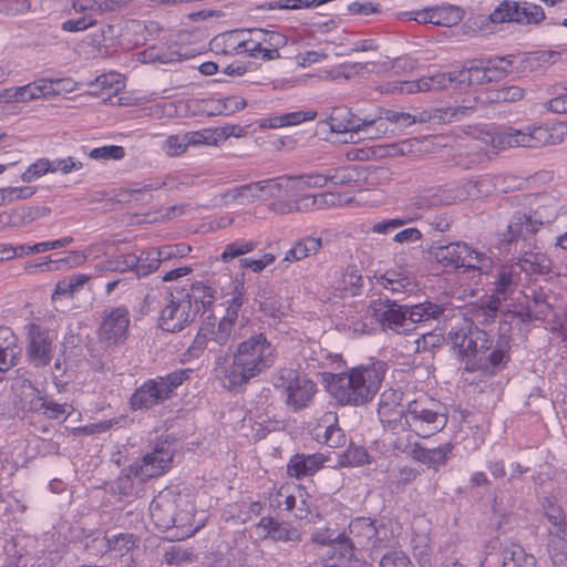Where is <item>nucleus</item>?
I'll list each match as a JSON object with an SVG mask.
<instances>
[{"mask_svg":"<svg viewBox=\"0 0 567 567\" xmlns=\"http://www.w3.org/2000/svg\"><path fill=\"white\" fill-rule=\"evenodd\" d=\"M449 341L457 354L465 360L466 371H482L494 374L496 370L505 367L509 360V344L507 340H498L493 346L488 333L471 322H461L447 333Z\"/></svg>","mask_w":567,"mask_h":567,"instance_id":"obj_1","label":"nucleus"},{"mask_svg":"<svg viewBox=\"0 0 567 567\" xmlns=\"http://www.w3.org/2000/svg\"><path fill=\"white\" fill-rule=\"evenodd\" d=\"M275 358V348L264 333L251 336L238 344L233 364L220 370L219 378L225 388L234 390L269 369Z\"/></svg>","mask_w":567,"mask_h":567,"instance_id":"obj_2","label":"nucleus"},{"mask_svg":"<svg viewBox=\"0 0 567 567\" xmlns=\"http://www.w3.org/2000/svg\"><path fill=\"white\" fill-rule=\"evenodd\" d=\"M444 307L432 301L415 305H399L389 298L372 300L370 311L372 318L382 330H391L398 334H406L417 328V323L440 319Z\"/></svg>","mask_w":567,"mask_h":567,"instance_id":"obj_3","label":"nucleus"},{"mask_svg":"<svg viewBox=\"0 0 567 567\" xmlns=\"http://www.w3.org/2000/svg\"><path fill=\"white\" fill-rule=\"evenodd\" d=\"M384 379L382 364L357 367L334 374L329 392L340 405L360 406L373 400Z\"/></svg>","mask_w":567,"mask_h":567,"instance_id":"obj_4","label":"nucleus"},{"mask_svg":"<svg viewBox=\"0 0 567 567\" xmlns=\"http://www.w3.org/2000/svg\"><path fill=\"white\" fill-rule=\"evenodd\" d=\"M401 419L411 432L421 437L441 432L449 420L446 406L426 394L409 401L401 410Z\"/></svg>","mask_w":567,"mask_h":567,"instance_id":"obj_5","label":"nucleus"},{"mask_svg":"<svg viewBox=\"0 0 567 567\" xmlns=\"http://www.w3.org/2000/svg\"><path fill=\"white\" fill-rule=\"evenodd\" d=\"M566 134L567 127L563 123L553 125L526 126L522 130L504 127L493 135L492 143L494 146L499 148H538L559 144L563 142Z\"/></svg>","mask_w":567,"mask_h":567,"instance_id":"obj_6","label":"nucleus"},{"mask_svg":"<svg viewBox=\"0 0 567 567\" xmlns=\"http://www.w3.org/2000/svg\"><path fill=\"white\" fill-rule=\"evenodd\" d=\"M192 369H179L165 377L145 381L130 398L132 410H148L168 400L174 390L189 379Z\"/></svg>","mask_w":567,"mask_h":567,"instance_id":"obj_7","label":"nucleus"},{"mask_svg":"<svg viewBox=\"0 0 567 567\" xmlns=\"http://www.w3.org/2000/svg\"><path fill=\"white\" fill-rule=\"evenodd\" d=\"M460 71L435 73L415 81L388 82L378 87L386 94H411L416 92H437L449 87H461Z\"/></svg>","mask_w":567,"mask_h":567,"instance_id":"obj_8","label":"nucleus"},{"mask_svg":"<svg viewBox=\"0 0 567 567\" xmlns=\"http://www.w3.org/2000/svg\"><path fill=\"white\" fill-rule=\"evenodd\" d=\"M545 18V11L540 6L514 0L501 1L488 17L494 24L516 23L519 25L539 24Z\"/></svg>","mask_w":567,"mask_h":567,"instance_id":"obj_9","label":"nucleus"},{"mask_svg":"<svg viewBox=\"0 0 567 567\" xmlns=\"http://www.w3.org/2000/svg\"><path fill=\"white\" fill-rule=\"evenodd\" d=\"M25 354L29 363L34 368L49 365L53 358L54 341L56 339L54 331L31 322L25 326Z\"/></svg>","mask_w":567,"mask_h":567,"instance_id":"obj_10","label":"nucleus"},{"mask_svg":"<svg viewBox=\"0 0 567 567\" xmlns=\"http://www.w3.org/2000/svg\"><path fill=\"white\" fill-rule=\"evenodd\" d=\"M276 386L285 390L287 394L286 402L295 411L307 408L317 392V385L313 381L290 368L280 370Z\"/></svg>","mask_w":567,"mask_h":567,"instance_id":"obj_11","label":"nucleus"},{"mask_svg":"<svg viewBox=\"0 0 567 567\" xmlns=\"http://www.w3.org/2000/svg\"><path fill=\"white\" fill-rule=\"evenodd\" d=\"M173 462V452L166 443L156 444L152 452L146 453L141 462H135L130 466V474L125 478H120V483H126L130 475L146 481L163 475L168 471Z\"/></svg>","mask_w":567,"mask_h":567,"instance_id":"obj_12","label":"nucleus"},{"mask_svg":"<svg viewBox=\"0 0 567 567\" xmlns=\"http://www.w3.org/2000/svg\"><path fill=\"white\" fill-rule=\"evenodd\" d=\"M350 542L361 548L385 547L389 542L388 527L370 517H357L349 525Z\"/></svg>","mask_w":567,"mask_h":567,"instance_id":"obj_13","label":"nucleus"},{"mask_svg":"<svg viewBox=\"0 0 567 567\" xmlns=\"http://www.w3.org/2000/svg\"><path fill=\"white\" fill-rule=\"evenodd\" d=\"M195 317L196 310L190 309L189 300H184L177 291L176 295L169 293L166 298L159 317V327L167 332H178L193 322Z\"/></svg>","mask_w":567,"mask_h":567,"instance_id":"obj_14","label":"nucleus"},{"mask_svg":"<svg viewBox=\"0 0 567 567\" xmlns=\"http://www.w3.org/2000/svg\"><path fill=\"white\" fill-rule=\"evenodd\" d=\"M130 313L125 307H116L105 310L99 336L107 347L123 343L127 338Z\"/></svg>","mask_w":567,"mask_h":567,"instance_id":"obj_15","label":"nucleus"},{"mask_svg":"<svg viewBox=\"0 0 567 567\" xmlns=\"http://www.w3.org/2000/svg\"><path fill=\"white\" fill-rule=\"evenodd\" d=\"M184 498L172 489H164L150 504V514L154 525L161 530H169L176 519L177 507Z\"/></svg>","mask_w":567,"mask_h":567,"instance_id":"obj_16","label":"nucleus"},{"mask_svg":"<svg viewBox=\"0 0 567 567\" xmlns=\"http://www.w3.org/2000/svg\"><path fill=\"white\" fill-rule=\"evenodd\" d=\"M542 226L543 221L535 218L533 215L517 212L511 218L507 230L503 235V241L511 245L522 239L523 246L537 249L536 234Z\"/></svg>","mask_w":567,"mask_h":567,"instance_id":"obj_17","label":"nucleus"},{"mask_svg":"<svg viewBox=\"0 0 567 567\" xmlns=\"http://www.w3.org/2000/svg\"><path fill=\"white\" fill-rule=\"evenodd\" d=\"M62 80L39 79L22 86L7 89L4 97L8 102L25 103L41 97L58 95Z\"/></svg>","mask_w":567,"mask_h":567,"instance_id":"obj_18","label":"nucleus"},{"mask_svg":"<svg viewBox=\"0 0 567 567\" xmlns=\"http://www.w3.org/2000/svg\"><path fill=\"white\" fill-rule=\"evenodd\" d=\"M313 436L317 442L332 449L344 446L347 443V436L338 423V415L331 411L319 419L313 429Z\"/></svg>","mask_w":567,"mask_h":567,"instance_id":"obj_19","label":"nucleus"},{"mask_svg":"<svg viewBox=\"0 0 567 567\" xmlns=\"http://www.w3.org/2000/svg\"><path fill=\"white\" fill-rule=\"evenodd\" d=\"M484 184V181L472 179L462 183L447 184L442 189L443 197L440 199V202L450 205L457 202L478 198L487 192V189H483Z\"/></svg>","mask_w":567,"mask_h":567,"instance_id":"obj_20","label":"nucleus"},{"mask_svg":"<svg viewBox=\"0 0 567 567\" xmlns=\"http://www.w3.org/2000/svg\"><path fill=\"white\" fill-rule=\"evenodd\" d=\"M72 7L75 12L84 13V16L63 22L62 29L69 32L86 30L96 23L93 14L102 13L101 0H73Z\"/></svg>","mask_w":567,"mask_h":567,"instance_id":"obj_21","label":"nucleus"},{"mask_svg":"<svg viewBox=\"0 0 567 567\" xmlns=\"http://www.w3.org/2000/svg\"><path fill=\"white\" fill-rule=\"evenodd\" d=\"M328 457L321 453L315 454H295L289 460L287 473L297 480L316 474L323 467Z\"/></svg>","mask_w":567,"mask_h":567,"instance_id":"obj_22","label":"nucleus"},{"mask_svg":"<svg viewBox=\"0 0 567 567\" xmlns=\"http://www.w3.org/2000/svg\"><path fill=\"white\" fill-rule=\"evenodd\" d=\"M499 307L496 297L471 303L465 308L462 322H471L472 327L488 324L496 319Z\"/></svg>","mask_w":567,"mask_h":567,"instance_id":"obj_23","label":"nucleus"},{"mask_svg":"<svg viewBox=\"0 0 567 567\" xmlns=\"http://www.w3.org/2000/svg\"><path fill=\"white\" fill-rule=\"evenodd\" d=\"M257 528L264 530L265 538L269 537L275 542L299 543L302 538V534L298 528L269 516L262 517Z\"/></svg>","mask_w":567,"mask_h":567,"instance_id":"obj_24","label":"nucleus"},{"mask_svg":"<svg viewBox=\"0 0 567 567\" xmlns=\"http://www.w3.org/2000/svg\"><path fill=\"white\" fill-rule=\"evenodd\" d=\"M213 338L224 349L219 350L217 357L216 373L219 377V371L226 369L229 354L235 340V324L220 319L217 327L213 323Z\"/></svg>","mask_w":567,"mask_h":567,"instance_id":"obj_25","label":"nucleus"},{"mask_svg":"<svg viewBox=\"0 0 567 567\" xmlns=\"http://www.w3.org/2000/svg\"><path fill=\"white\" fill-rule=\"evenodd\" d=\"M517 266L522 271L529 275H545L551 270V260L538 247L535 249L534 247L523 246Z\"/></svg>","mask_w":567,"mask_h":567,"instance_id":"obj_26","label":"nucleus"},{"mask_svg":"<svg viewBox=\"0 0 567 567\" xmlns=\"http://www.w3.org/2000/svg\"><path fill=\"white\" fill-rule=\"evenodd\" d=\"M323 247V240L319 236L308 235L293 243L285 254L282 261L298 262L315 257Z\"/></svg>","mask_w":567,"mask_h":567,"instance_id":"obj_27","label":"nucleus"},{"mask_svg":"<svg viewBox=\"0 0 567 567\" xmlns=\"http://www.w3.org/2000/svg\"><path fill=\"white\" fill-rule=\"evenodd\" d=\"M212 331L213 323L202 324L187 351L189 355L198 358L206 350L208 354L213 357L214 362L217 365L219 350L224 349L216 342V340H214Z\"/></svg>","mask_w":567,"mask_h":567,"instance_id":"obj_28","label":"nucleus"},{"mask_svg":"<svg viewBox=\"0 0 567 567\" xmlns=\"http://www.w3.org/2000/svg\"><path fill=\"white\" fill-rule=\"evenodd\" d=\"M519 280V275L513 265H505L499 267L496 279L494 281V290L489 298H497L501 305L502 300L507 299L509 295L516 289Z\"/></svg>","mask_w":567,"mask_h":567,"instance_id":"obj_29","label":"nucleus"},{"mask_svg":"<svg viewBox=\"0 0 567 567\" xmlns=\"http://www.w3.org/2000/svg\"><path fill=\"white\" fill-rule=\"evenodd\" d=\"M178 292L184 300H189L190 309L196 310V313L200 310L206 311L215 301V290L202 281L192 284L187 292Z\"/></svg>","mask_w":567,"mask_h":567,"instance_id":"obj_30","label":"nucleus"},{"mask_svg":"<svg viewBox=\"0 0 567 567\" xmlns=\"http://www.w3.org/2000/svg\"><path fill=\"white\" fill-rule=\"evenodd\" d=\"M208 136L202 132H189L185 134H176L168 136L164 144L163 150L169 156H176L186 151L189 145L206 144Z\"/></svg>","mask_w":567,"mask_h":567,"instance_id":"obj_31","label":"nucleus"},{"mask_svg":"<svg viewBox=\"0 0 567 567\" xmlns=\"http://www.w3.org/2000/svg\"><path fill=\"white\" fill-rule=\"evenodd\" d=\"M465 254H467V244L463 241L439 246L433 250V256L437 262L453 268L463 267Z\"/></svg>","mask_w":567,"mask_h":567,"instance_id":"obj_32","label":"nucleus"},{"mask_svg":"<svg viewBox=\"0 0 567 567\" xmlns=\"http://www.w3.org/2000/svg\"><path fill=\"white\" fill-rule=\"evenodd\" d=\"M354 545L343 534L336 535V539L327 548L324 555L330 567H343L353 556Z\"/></svg>","mask_w":567,"mask_h":567,"instance_id":"obj_33","label":"nucleus"},{"mask_svg":"<svg viewBox=\"0 0 567 567\" xmlns=\"http://www.w3.org/2000/svg\"><path fill=\"white\" fill-rule=\"evenodd\" d=\"M328 123L332 132L358 133L359 125H362V118L354 115L350 109L346 106L334 107L328 117Z\"/></svg>","mask_w":567,"mask_h":567,"instance_id":"obj_34","label":"nucleus"},{"mask_svg":"<svg viewBox=\"0 0 567 567\" xmlns=\"http://www.w3.org/2000/svg\"><path fill=\"white\" fill-rule=\"evenodd\" d=\"M293 183V176H279L276 178L254 182L258 200L282 197Z\"/></svg>","mask_w":567,"mask_h":567,"instance_id":"obj_35","label":"nucleus"},{"mask_svg":"<svg viewBox=\"0 0 567 567\" xmlns=\"http://www.w3.org/2000/svg\"><path fill=\"white\" fill-rule=\"evenodd\" d=\"M544 515L551 524L553 528L548 532V539L557 535L567 537V519L564 509L554 498H545L543 503Z\"/></svg>","mask_w":567,"mask_h":567,"instance_id":"obj_36","label":"nucleus"},{"mask_svg":"<svg viewBox=\"0 0 567 567\" xmlns=\"http://www.w3.org/2000/svg\"><path fill=\"white\" fill-rule=\"evenodd\" d=\"M516 56L517 63L514 66L515 72L530 73L544 70L551 62V59L556 56V52L543 51L522 55L518 54Z\"/></svg>","mask_w":567,"mask_h":567,"instance_id":"obj_37","label":"nucleus"},{"mask_svg":"<svg viewBox=\"0 0 567 567\" xmlns=\"http://www.w3.org/2000/svg\"><path fill=\"white\" fill-rule=\"evenodd\" d=\"M256 186L254 183L240 185L226 190L218 197V204L221 206L239 205L244 206L257 199Z\"/></svg>","mask_w":567,"mask_h":567,"instance_id":"obj_38","label":"nucleus"},{"mask_svg":"<svg viewBox=\"0 0 567 567\" xmlns=\"http://www.w3.org/2000/svg\"><path fill=\"white\" fill-rule=\"evenodd\" d=\"M475 111L473 105H462L446 109H435L430 112H424L421 121H433V123H447L460 121L470 116Z\"/></svg>","mask_w":567,"mask_h":567,"instance_id":"obj_39","label":"nucleus"},{"mask_svg":"<svg viewBox=\"0 0 567 567\" xmlns=\"http://www.w3.org/2000/svg\"><path fill=\"white\" fill-rule=\"evenodd\" d=\"M363 287V278L358 269L354 267H347L341 277L337 281L336 291L340 297L359 296Z\"/></svg>","mask_w":567,"mask_h":567,"instance_id":"obj_40","label":"nucleus"},{"mask_svg":"<svg viewBox=\"0 0 567 567\" xmlns=\"http://www.w3.org/2000/svg\"><path fill=\"white\" fill-rule=\"evenodd\" d=\"M240 43L239 30H231L214 37L209 42V49L216 54L239 55Z\"/></svg>","mask_w":567,"mask_h":567,"instance_id":"obj_41","label":"nucleus"},{"mask_svg":"<svg viewBox=\"0 0 567 567\" xmlns=\"http://www.w3.org/2000/svg\"><path fill=\"white\" fill-rule=\"evenodd\" d=\"M502 565L499 567H536V559L527 554L520 545L512 544L501 553Z\"/></svg>","mask_w":567,"mask_h":567,"instance_id":"obj_42","label":"nucleus"},{"mask_svg":"<svg viewBox=\"0 0 567 567\" xmlns=\"http://www.w3.org/2000/svg\"><path fill=\"white\" fill-rule=\"evenodd\" d=\"M461 86L473 84H485L502 79L497 72L487 63L486 66H471L460 71Z\"/></svg>","mask_w":567,"mask_h":567,"instance_id":"obj_43","label":"nucleus"},{"mask_svg":"<svg viewBox=\"0 0 567 567\" xmlns=\"http://www.w3.org/2000/svg\"><path fill=\"white\" fill-rule=\"evenodd\" d=\"M402 400V393L394 389H388L380 395L378 404V415L382 422H391L392 417L399 415L401 417V410L396 408Z\"/></svg>","mask_w":567,"mask_h":567,"instance_id":"obj_44","label":"nucleus"},{"mask_svg":"<svg viewBox=\"0 0 567 567\" xmlns=\"http://www.w3.org/2000/svg\"><path fill=\"white\" fill-rule=\"evenodd\" d=\"M452 451V444L446 443L443 446L435 449H424L416 446L413 450L414 458L421 463L426 464L430 467H437L444 465L447 458V454Z\"/></svg>","mask_w":567,"mask_h":567,"instance_id":"obj_45","label":"nucleus"},{"mask_svg":"<svg viewBox=\"0 0 567 567\" xmlns=\"http://www.w3.org/2000/svg\"><path fill=\"white\" fill-rule=\"evenodd\" d=\"M262 29L239 30V55L245 54L252 58H262Z\"/></svg>","mask_w":567,"mask_h":567,"instance_id":"obj_46","label":"nucleus"},{"mask_svg":"<svg viewBox=\"0 0 567 567\" xmlns=\"http://www.w3.org/2000/svg\"><path fill=\"white\" fill-rule=\"evenodd\" d=\"M231 291L228 293L229 298L226 300V315L221 318L233 324H236L238 312L244 305V284L240 281L230 280Z\"/></svg>","mask_w":567,"mask_h":567,"instance_id":"obj_47","label":"nucleus"},{"mask_svg":"<svg viewBox=\"0 0 567 567\" xmlns=\"http://www.w3.org/2000/svg\"><path fill=\"white\" fill-rule=\"evenodd\" d=\"M261 39L262 59L265 60H274L279 58V49L287 44L286 35L275 31L262 29Z\"/></svg>","mask_w":567,"mask_h":567,"instance_id":"obj_48","label":"nucleus"},{"mask_svg":"<svg viewBox=\"0 0 567 567\" xmlns=\"http://www.w3.org/2000/svg\"><path fill=\"white\" fill-rule=\"evenodd\" d=\"M51 214V208L47 206H21L14 209L16 228L31 224L32 221L47 217Z\"/></svg>","mask_w":567,"mask_h":567,"instance_id":"obj_49","label":"nucleus"},{"mask_svg":"<svg viewBox=\"0 0 567 567\" xmlns=\"http://www.w3.org/2000/svg\"><path fill=\"white\" fill-rule=\"evenodd\" d=\"M136 264H137L136 255L125 254V255H120L115 258L103 260V261L99 262L95 266V268L99 271L125 272L128 270H133L134 265H136Z\"/></svg>","mask_w":567,"mask_h":567,"instance_id":"obj_50","label":"nucleus"},{"mask_svg":"<svg viewBox=\"0 0 567 567\" xmlns=\"http://www.w3.org/2000/svg\"><path fill=\"white\" fill-rule=\"evenodd\" d=\"M137 264L134 265L133 270L138 277L147 276L158 269L162 260L157 248L144 250L140 256H136Z\"/></svg>","mask_w":567,"mask_h":567,"instance_id":"obj_51","label":"nucleus"},{"mask_svg":"<svg viewBox=\"0 0 567 567\" xmlns=\"http://www.w3.org/2000/svg\"><path fill=\"white\" fill-rule=\"evenodd\" d=\"M432 19L435 25L453 27L463 19V10L454 6L433 8Z\"/></svg>","mask_w":567,"mask_h":567,"instance_id":"obj_52","label":"nucleus"},{"mask_svg":"<svg viewBox=\"0 0 567 567\" xmlns=\"http://www.w3.org/2000/svg\"><path fill=\"white\" fill-rule=\"evenodd\" d=\"M444 337L440 331H431L420 333L419 337L410 344L408 350L415 353L432 351L443 344Z\"/></svg>","mask_w":567,"mask_h":567,"instance_id":"obj_53","label":"nucleus"},{"mask_svg":"<svg viewBox=\"0 0 567 567\" xmlns=\"http://www.w3.org/2000/svg\"><path fill=\"white\" fill-rule=\"evenodd\" d=\"M493 266V260L486 254L477 251L467 245V254L464 257V268L487 274Z\"/></svg>","mask_w":567,"mask_h":567,"instance_id":"obj_54","label":"nucleus"},{"mask_svg":"<svg viewBox=\"0 0 567 567\" xmlns=\"http://www.w3.org/2000/svg\"><path fill=\"white\" fill-rule=\"evenodd\" d=\"M548 551L554 567H567V537L551 536Z\"/></svg>","mask_w":567,"mask_h":567,"instance_id":"obj_55","label":"nucleus"},{"mask_svg":"<svg viewBox=\"0 0 567 567\" xmlns=\"http://www.w3.org/2000/svg\"><path fill=\"white\" fill-rule=\"evenodd\" d=\"M317 116L316 111H297L286 113L276 117L270 118L271 127H282L288 125H297L306 121L315 120Z\"/></svg>","mask_w":567,"mask_h":567,"instance_id":"obj_56","label":"nucleus"},{"mask_svg":"<svg viewBox=\"0 0 567 567\" xmlns=\"http://www.w3.org/2000/svg\"><path fill=\"white\" fill-rule=\"evenodd\" d=\"M388 132V126L385 125V121L378 118H364L362 120V125H359L358 133H363L364 138H379L382 135H385Z\"/></svg>","mask_w":567,"mask_h":567,"instance_id":"obj_57","label":"nucleus"},{"mask_svg":"<svg viewBox=\"0 0 567 567\" xmlns=\"http://www.w3.org/2000/svg\"><path fill=\"white\" fill-rule=\"evenodd\" d=\"M295 186L298 189L323 187L329 183L327 173H309L305 175L293 176Z\"/></svg>","mask_w":567,"mask_h":567,"instance_id":"obj_58","label":"nucleus"},{"mask_svg":"<svg viewBox=\"0 0 567 567\" xmlns=\"http://www.w3.org/2000/svg\"><path fill=\"white\" fill-rule=\"evenodd\" d=\"M125 156V150L118 145H105L95 147L89 153V157L96 161H118Z\"/></svg>","mask_w":567,"mask_h":567,"instance_id":"obj_59","label":"nucleus"},{"mask_svg":"<svg viewBox=\"0 0 567 567\" xmlns=\"http://www.w3.org/2000/svg\"><path fill=\"white\" fill-rule=\"evenodd\" d=\"M524 89L517 85L498 87L491 92L493 102H517L524 97Z\"/></svg>","mask_w":567,"mask_h":567,"instance_id":"obj_60","label":"nucleus"},{"mask_svg":"<svg viewBox=\"0 0 567 567\" xmlns=\"http://www.w3.org/2000/svg\"><path fill=\"white\" fill-rule=\"evenodd\" d=\"M72 406L68 403H56L52 400L45 399V404L42 409V413L45 417L51 420H66L71 412Z\"/></svg>","mask_w":567,"mask_h":567,"instance_id":"obj_61","label":"nucleus"},{"mask_svg":"<svg viewBox=\"0 0 567 567\" xmlns=\"http://www.w3.org/2000/svg\"><path fill=\"white\" fill-rule=\"evenodd\" d=\"M256 243L254 241H234L226 245L220 255V259L225 262L233 260L236 257L250 252L255 249Z\"/></svg>","mask_w":567,"mask_h":567,"instance_id":"obj_62","label":"nucleus"},{"mask_svg":"<svg viewBox=\"0 0 567 567\" xmlns=\"http://www.w3.org/2000/svg\"><path fill=\"white\" fill-rule=\"evenodd\" d=\"M176 529L175 537L186 538L195 534L197 526L192 523V518L187 512H176L175 524L171 529Z\"/></svg>","mask_w":567,"mask_h":567,"instance_id":"obj_63","label":"nucleus"},{"mask_svg":"<svg viewBox=\"0 0 567 567\" xmlns=\"http://www.w3.org/2000/svg\"><path fill=\"white\" fill-rule=\"evenodd\" d=\"M380 567H414V565L404 553L391 551L381 558Z\"/></svg>","mask_w":567,"mask_h":567,"instance_id":"obj_64","label":"nucleus"}]
</instances>
